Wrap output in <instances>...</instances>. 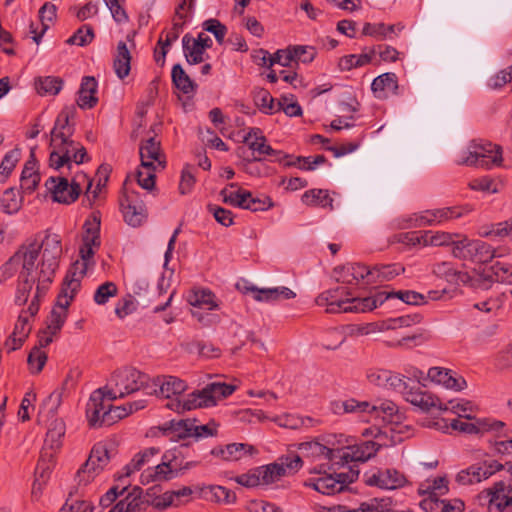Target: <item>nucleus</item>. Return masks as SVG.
<instances>
[{
	"instance_id": "nucleus-8",
	"label": "nucleus",
	"mask_w": 512,
	"mask_h": 512,
	"mask_svg": "<svg viewBox=\"0 0 512 512\" xmlns=\"http://www.w3.org/2000/svg\"><path fill=\"white\" fill-rule=\"evenodd\" d=\"M501 146L485 140H473L460 154L457 163L469 167L491 169L502 164Z\"/></svg>"
},
{
	"instance_id": "nucleus-16",
	"label": "nucleus",
	"mask_w": 512,
	"mask_h": 512,
	"mask_svg": "<svg viewBox=\"0 0 512 512\" xmlns=\"http://www.w3.org/2000/svg\"><path fill=\"white\" fill-rule=\"evenodd\" d=\"M43 297H37L33 294L31 302L27 309L21 311L15 324L11 340L13 341L12 349L19 348L28 337L32 325L31 319L38 313L40 301Z\"/></svg>"
},
{
	"instance_id": "nucleus-62",
	"label": "nucleus",
	"mask_w": 512,
	"mask_h": 512,
	"mask_svg": "<svg viewBox=\"0 0 512 512\" xmlns=\"http://www.w3.org/2000/svg\"><path fill=\"white\" fill-rule=\"evenodd\" d=\"M254 102L262 112L266 114L272 113L274 99L268 90L261 88L255 91Z\"/></svg>"
},
{
	"instance_id": "nucleus-23",
	"label": "nucleus",
	"mask_w": 512,
	"mask_h": 512,
	"mask_svg": "<svg viewBox=\"0 0 512 512\" xmlns=\"http://www.w3.org/2000/svg\"><path fill=\"white\" fill-rule=\"evenodd\" d=\"M177 478V472L175 468V459L169 453H165L162 458V462L153 468L146 469L141 474L142 484H148L150 482H161L169 481Z\"/></svg>"
},
{
	"instance_id": "nucleus-24",
	"label": "nucleus",
	"mask_w": 512,
	"mask_h": 512,
	"mask_svg": "<svg viewBox=\"0 0 512 512\" xmlns=\"http://www.w3.org/2000/svg\"><path fill=\"white\" fill-rule=\"evenodd\" d=\"M78 375L79 372L77 370H71L64 379L61 387L53 391L43 403L44 408L47 409L51 418L56 415L63 398L66 397L74 388Z\"/></svg>"
},
{
	"instance_id": "nucleus-14",
	"label": "nucleus",
	"mask_w": 512,
	"mask_h": 512,
	"mask_svg": "<svg viewBox=\"0 0 512 512\" xmlns=\"http://www.w3.org/2000/svg\"><path fill=\"white\" fill-rule=\"evenodd\" d=\"M243 143L252 151L253 160L261 161L265 156L274 157L273 161L283 163L289 155L283 154L281 151L274 150L268 143L266 137L259 128H251L244 136Z\"/></svg>"
},
{
	"instance_id": "nucleus-43",
	"label": "nucleus",
	"mask_w": 512,
	"mask_h": 512,
	"mask_svg": "<svg viewBox=\"0 0 512 512\" xmlns=\"http://www.w3.org/2000/svg\"><path fill=\"white\" fill-rule=\"evenodd\" d=\"M404 272V267L400 264L376 265L369 268L370 283L390 281Z\"/></svg>"
},
{
	"instance_id": "nucleus-17",
	"label": "nucleus",
	"mask_w": 512,
	"mask_h": 512,
	"mask_svg": "<svg viewBox=\"0 0 512 512\" xmlns=\"http://www.w3.org/2000/svg\"><path fill=\"white\" fill-rule=\"evenodd\" d=\"M351 293L345 286L326 290L317 296L318 306L326 307L327 313H347Z\"/></svg>"
},
{
	"instance_id": "nucleus-54",
	"label": "nucleus",
	"mask_w": 512,
	"mask_h": 512,
	"mask_svg": "<svg viewBox=\"0 0 512 512\" xmlns=\"http://www.w3.org/2000/svg\"><path fill=\"white\" fill-rule=\"evenodd\" d=\"M20 150L15 148L5 154L0 163V183H4L20 160Z\"/></svg>"
},
{
	"instance_id": "nucleus-28",
	"label": "nucleus",
	"mask_w": 512,
	"mask_h": 512,
	"mask_svg": "<svg viewBox=\"0 0 512 512\" xmlns=\"http://www.w3.org/2000/svg\"><path fill=\"white\" fill-rule=\"evenodd\" d=\"M404 399L422 412H429L432 408L439 410L441 400L433 394L422 391L419 387H410L404 392Z\"/></svg>"
},
{
	"instance_id": "nucleus-11",
	"label": "nucleus",
	"mask_w": 512,
	"mask_h": 512,
	"mask_svg": "<svg viewBox=\"0 0 512 512\" xmlns=\"http://www.w3.org/2000/svg\"><path fill=\"white\" fill-rule=\"evenodd\" d=\"M111 459L110 450L104 443H97L93 446L86 462L80 467L76 474L79 485H87L98 475Z\"/></svg>"
},
{
	"instance_id": "nucleus-30",
	"label": "nucleus",
	"mask_w": 512,
	"mask_h": 512,
	"mask_svg": "<svg viewBox=\"0 0 512 512\" xmlns=\"http://www.w3.org/2000/svg\"><path fill=\"white\" fill-rule=\"evenodd\" d=\"M97 88L98 84L94 77L85 76L82 79L77 100V104L80 108L91 109L97 104Z\"/></svg>"
},
{
	"instance_id": "nucleus-41",
	"label": "nucleus",
	"mask_w": 512,
	"mask_h": 512,
	"mask_svg": "<svg viewBox=\"0 0 512 512\" xmlns=\"http://www.w3.org/2000/svg\"><path fill=\"white\" fill-rule=\"evenodd\" d=\"M376 54L375 48L365 49L359 55L350 54L340 58L338 67L341 71H349L353 68H358L369 64Z\"/></svg>"
},
{
	"instance_id": "nucleus-40",
	"label": "nucleus",
	"mask_w": 512,
	"mask_h": 512,
	"mask_svg": "<svg viewBox=\"0 0 512 512\" xmlns=\"http://www.w3.org/2000/svg\"><path fill=\"white\" fill-rule=\"evenodd\" d=\"M254 293V299L256 301L274 302L283 299H291L295 297V293L287 287H275V288H263L258 289L256 287L250 288Z\"/></svg>"
},
{
	"instance_id": "nucleus-20",
	"label": "nucleus",
	"mask_w": 512,
	"mask_h": 512,
	"mask_svg": "<svg viewBox=\"0 0 512 512\" xmlns=\"http://www.w3.org/2000/svg\"><path fill=\"white\" fill-rule=\"evenodd\" d=\"M298 450L305 458L312 461L326 460L324 464L340 466V449H330L317 440H311L298 444Z\"/></svg>"
},
{
	"instance_id": "nucleus-46",
	"label": "nucleus",
	"mask_w": 512,
	"mask_h": 512,
	"mask_svg": "<svg viewBox=\"0 0 512 512\" xmlns=\"http://www.w3.org/2000/svg\"><path fill=\"white\" fill-rule=\"evenodd\" d=\"M195 419L172 420L163 427L164 433H171L178 439L193 437V427Z\"/></svg>"
},
{
	"instance_id": "nucleus-44",
	"label": "nucleus",
	"mask_w": 512,
	"mask_h": 512,
	"mask_svg": "<svg viewBox=\"0 0 512 512\" xmlns=\"http://www.w3.org/2000/svg\"><path fill=\"white\" fill-rule=\"evenodd\" d=\"M302 201L308 206H319L322 208L333 209V199L328 190L311 189L306 191L302 196Z\"/></svg>"
},
{
	"instance_id": "nucleus-27",
	"label": "nucleus",
	"mask_w": 512,
	"mask_h": 512,
	"mask_svg": "<svg viewBox=\"0 0 512 512\" xmlns=\"http://www.w3.org/2000/svg\"><path fill=\"white\" fill-rule=\"evenodd\" d=\"M428 378L447 389L460 391L467 386L465 379L451 370L441 367H431L427 373Z\"/></svg>"
},
{
	"instance_id": "nucleus-49",
	"label": "nucleus",
	"mask_w": 512,
	"mask_h": 512,
	"mask_svg": "<svg viewBox=\"0 0 512 512\" xmlns=\"http://www.w3.org/2000/svg\"><path fill=\"white\" fill-rule=\"evenodd\" d=\"M496 257V252L491 245L481 240H474L472 245L471 261L486 263Z\"/></svg>"
},
{
	"instance_id": "nucleus-18",
	"label": "nucleus",
	"mask_w": 512,
	"mask_h": 512,
	"mask_svg": "<svg viewBox=\"0 0 512 512\" xmlns=\"http://www.w3.org/2000/svg\"><path fill=\"white\" fill-rule=\"evenodd\" d=\"M502 468V464L496 460L485 461L461 470L456 475V481L461 485L479 483L482 480L488 479Z\"/></svg>"
},
{
	"instance_id": "nucleus-56",
	"label": "nucleus",
	"mask_w": 512,
	"mask_h": 512,
	"mask_svg": "<svg viewBox=\"0 0 512 512\" xmlns=\"http://www.w3.org/2000/svg\"><path fill=\"white\" fill-rule=\"evenodd\" d=\"M156 170V166L142 167L140 165V168L136 172V180L138 185L147 191H152L155 188Z\"/></svg>"
},
{
	"instance_id": "nucleus-50",
	"label": "nucleus",
	"mask_w": 512,
	"mask_h": 512,
	"mask_svg": "<svg viewBox=\"0 0 512 512\" xmlns=\"http://www.w3.org/2000/svg\"><path fill=\"white\" fill-rule=\"evenodd\" d=\"M191 41L192 36L190 34H185L182 38L183 52L187 62L189 64H198L203 62L205 50L200 48V46H196V43Z\"/></svg>"
},
{
	"instance_id": "nucleus-51",
	"label": "nucleus",
	"mask_w": 512,
	"mask_h": 512,
	"mask_svg": "<svg viewBox=\"0 0 512 512\" xmlns=\"http://www.w3.org/2000/svg\"><path fill=\"white\" fill-rule=\"evenodd\" d=\"M448 491V480L446 477H437L427 479L419 487L420 494H428V496L444 495Z\"/></svg>"
},
{
	"instance_id": "nucleus-59",
	"label": "nucleus",
	"mask_w": 512,
	"mask_h": 512,
	"mask_svg": "<svg viewBox=\"0 0 512 512\" xmlns=\"http://www.w3.org/2000/svg\"><path fill=\"white\" fill-rule=\"evenodd\" d=\"M460 239L454 240L452 247V254L454 257L461 260L471 261L472 245L474 240L467 237H459Z\"/></svg>"
},
{
	"instance_id": "nucleus-57",
	"label": "nucleus",
	"mask_w": 512,
	"mask_h": 512,
	"mask_svg": "<svg viewBox=\"0 0 512 512\" xmlns=\"http://www.w3.org/2000/svg\"><path fill=\"white\" fill-rule=\"evenodd\" d=\"M205 493L206 495L209 494V499L215 502L232 504L236 501L235 492L223 486H209Z\"/></svg>"
},
{
	"instance_id": "nucleus-31",
	"label": "nucleus",
	"mask_w": 512,
	"mask_h": 512,
	"mask_svg": "<svg viewBox=\"0 0 512 512\" xmlns=\"http://www.w3.org/2000/svg\"><path fill=\"white\" fill-rule=\"evenodd\" d=\"M255 448L244 443H231L224 447H215L211 454L226 461H237L248 454H253Z\"/></svg>"
},
{
	"instance_id": "nucleus-48",
	"label": "nucleus",
	"mask_w": 512,
	"mask_h": 512,
	"mask_svg": "<svg viewBox=\"0 0 512 512\" xmlns=\"http://www.w3.org/2000/svg\"><path fill=\"white\" fill-rule=\"evenodd\" d=\"M37 92L40 95H56L63 86V80L55 76L39 77L35 81Z\"/></svg>"
},
{
	"instance_id": "nucleus-25",
	"label": "nucleus",
	"mask_w": 512,
	"mask_h": 512,
	"mask_svg": "<svg viewBox=\"0 0 512 512\" xmlns=\"http://www.w3.org/2000/svg\"><path fill=\"white\" fill-rule=\"evenodd\" d=\"M334 277L337 282L343 284H357L362 279L370 283L369 268L359 263H347L334 268Z\"/></svg>"
},
{
	"instance_id": "nucleus-22",
	"label": "nucleus",
	"mask_w": 512,
	"mask_h": 512,
	"mask_svg": "<svg viewBox=\"0 0 512 512\" xmlns=\"http://www.w3.org/2000/svg\"><path fill=\"white\" fill-rule=\"evenodd\" d=\"M140 159L142 167L165 168L166 162L161 151V142L156 136H148L142 140L140 148Z\"/></svg>"
},
{
	"instance_id": "nucleus-32",
	"label": "nucleus",
	"mask_w": 512,
	"mask_h": 512,
	"mask_svg": "<svg viewBox=\"0 0 512 512\" xmlns=\"http://www.w3.org/2000/svg\"><path fill=\"white\" fill-rule=\"evenodd\" d=\"M159 453L160 449L156 447H149L144 449L143 451H140L132 458V460L128 464H126L123 467L122 472L118 477V480H124L134 472L141 470V468L145 464L149 463L151 459Z\"/></svg>"
},
{
	"instance_id": "nucleus-45",
	"label": "nucleus",
	"mask_w": 512,
	"mask_h": 512,
	"mask_svg": "<svg viewBox=\"0 0 512 512\" xmlns=\"http://www.w3.org/2000/svg\"><path fill=\"white\" fill-rule=\"evenodd\" d=\"M188 302L193 309L214 310L217 304L214 301V295L209 290H195L188 296Z\"/></svg>"
},
{
	"instance_id": "nucleus-3",
	"label": "nucleus",
	"mask_w": 512,
	"mask_h": 512,
	"mask_svg": "<svg viewBox=\"0 0 512 512\" xmlns=\"http://www.w3.org/2000/svg\"><path fill=\"white\" fill-rule=\"evenodd\" d=\"M186 390L187 384L185 381L175 376H162L153 380V389L149 393L167 399V408L182 413L197 408L215 406L218 401L230 396L236 390V386L222 382H212L200 390L182 396Z\"/></svg>"
},
{
	"instance_id": "nucleus-7",
	"label": "nucleus",
	"mask_w": 512,
	"mask_h": 512,
	"mask_svg": "<svg viewBox=\"0 0 512 512\" xmlns=\"http://www.w3.org/2000/svg\"><path fill=\"white\" fill-rule=\"evenodd\" d=\"M335 413H351L357 415L365 422H370L373 419L382 418L383 421L393 422L394 417L397 416V405L389 400L381 402L379 405H372L367 401H358L356 399H347L344 401L335 402L333 404Z\"/></svg>"
},
{
	"instance_id": "nucleus-15",
	"label": "nucleus",
	"mask_w": 512,
	"mask_h": 512,
	"mask_svg": "<svg viewBox=\"0 0 512 512\" xmlns=\"http://www.w3.org/2000/svg\"><path fill=\"white\" fill-rule=\"evenodd\" d=\"M395 441L375 442L372 440L363 441L345 449H340V466L349 462H366L374 457L382 446L394 444Z\"/></svg>"
},
{
	"instance_id": "nucleus-29",
	"label": "nucleus",
	"mask_w": 512,
	"mask_h": 512,
	"mask_svg": "<svg viewBox=\"0 0 512 512\" xmlns=\"http://www.w3.org/2000/svg\"><path fill=\"white\" fill-rule=\"evenodd\" d=\"M425 512H463L464 502L459 499L441 500L438 496H428L420 502Z\"/></svg>"
},
{
	"instance_id": "nucleus-36",
	"label": "nucleus",
	"mask_w": 512,
	"mask_h": 512,
	"mask_svg": "<svg viewBox=\"0 0 512 512\" xmlns=\"http://www.w3.org/2000/svg\"><path fill=\"white\" fill-rule=\"evenodd\" d=\"M145 407L143 401L128 403L122 406H113L111 404L110 410H106L102 414V423L104 426H110L117 422L118 420L128 416L133 411H137Z\"/></svg>"
},
{
	"instance_id": "nucleus-60",
	"label": "nucleus",
	"mask_w": 512,
	"mask_h": 512,
	"mask_svg": "<svg viewBox=\"0 0 512 512\" xmlns=\"http://www.w3.org/2000/svg\"><path fill=\"white\" fill-rule=\"evenodd\" d=\"M118 293V288L114 282L107 281L101 284L94 293V301L98 305L106 304L110 298L115 297Z\"/></svg>"
},
{
	"instance_id": "nucleus-6",
	"label": "nucleus",
	"mask_w": 512,
	"mask_h": 512,
	"mask_svg": "<svg viewBox=\"0 0 512 512\" xmlns=\"http://www.w3.org/2000/svg\"><path fill=\"white\" fill-rule=\"evenodd\" d=\"M336 467L324 463L313 467L309 470L312 476L304 481V486L328 496L342 492L347 484L358 477L359 472L351 469L349 473H335Z\"/></svg>"
},
{
	"instance_id": "nucleus-55",
	"label": "nucleus",
	"mask_w": 512,
	"mask_h": 512,
	"mask_svg": "<svg viewBox=\"0 0 512 512\" xmlns=\"http://www.w3.org/2000/svg\"><path fill=\"white\" fill-rule=\"evenodd\" d=\"M259 472L261 477L262 485H270L277 481H279L282 477H284L283 468L278 466L275 462L260 466Z\"/></svg>"
},
{
	"instance_id": "nucleus-10",
	"label": "nucleus",
	"mask_w": 512,
	"mask_h": 512,
	"mask_svg": "<svg viewBox=\"0 0 512 512\" xmlns=\"http://www.w3.org/2000/svg\"><path fill=\"white\" fill-rule=\"evenodd\" d=\"M472 211L469 205L451 206L414 213L408 219L407 227L436 226L458 219Z\"/></svg>"
},
{
	"instance_id": "nucleus-33",
	"label": "nucleus",
	"mask_w": 512,
	"mask_h": 512,
	"mask_svg": "<svg viewBox=\"0 0 512 512\" xmlns=\"http://www.w3.org/2000/svg\"><path fill=\"white\" fill-rule=\"evenodd\" d=\"M455 237H460V235L443 231H426L421 236L412 234L410 241H413L414 243L417 242L418 244H422L424 246H446L450 244L453 245Z\"/></svg>"
},
{
	"instance_id": "nucleus-12",
	"label": "nucleus",
	"mask_w": 512,
	"mask_h": 512,
	"mask_svg": "<svg viewBox=\"0 0 512 512\" xmlns=\"http://www.w3.org/2000/svg\"><path fill=\"white\" fill-rule=\"evenodd\" d=\"M125 222L132 227H139L146 220L147 211L139 192L125 186L124 197L120 200Z\"/></svg>"
},
{
	"instance_id": "nucleus-2",
	"label": "nucleus",
	"mask_w": 512,
	"mask_h": 512,
	"mask_svg": "<svg viewBox=\"0 0 512 512\" xmlns=\"http://www.w3.org/2000/svg\"><path fill=\"white\" fill-rule=\"evenodd\" d=\"M82 245L79 249L80 260L75 261L69 269L56 305L47 318V329L50 334H57L64 325L69 307L76 292L80 288L82 277L94 266L95 249L100 247V220L97 217L87 219L83 226Z\"/></svg>"
},
{
	"instance_id": "nucleus-13",
	"label": "nucleus",
	"mask_w": 512,
	"mask_h": 512,
	"mask_svg": "<svg viewBox=\"0 0 512 512\" xmlns=\"http://www.w3.org/2000/svg\"><path fill=\"white\" fill-rule=\"evenodd\" d=\"M363 477L366 485L383 490H396L407 484L406 476L394 468L370 470Z\"/></svg>"
},
{
	"instance_id": "nucleus-64",
	"label": "nucleus",
	"mask_w": 512,
	"mask_h": 512,
	"mask_svg": "<svg viewBox=\"0 0 512 512\" xmlns=\"http://www.w3.org/2000/svg\"><path fill=\"white\" fill-rule=\"evenodd\" d=\"M386 508L383 505V500L372 499L368 502L361 503L357 508H348L346 506L340 507V512H385Z\"/></svg>"
},
{
	"instance_id": "nucleus-26",
	"label": "nucleus",
	"mask_w": 512,
	"mask_h": 512,
	"mask_svg": "<svg viewBox=\"0 0 512 512\" xmlns=\"http://www.w3.org/2000/svg\"><path fill=\"white\" fill-rule=\"evenodd\" d=\"M512 488L506 486L503 481H499L487 490L489 497V510L491 512H503L512 508V496H509Z\"/></svg>"
},
{
	"instance_id": "nucleus-53",
	"label": "nucleus",
	"mask_w": 512,
	"mask_h": 512,
	"mask_svg": "<svg viewBox=\"0 0 512 512\" xmlns=\"http://www.w3.org/2000/svg\"><path fill=\"white\" fill-rule=\"evenodd\" d=\"M54 467V453L42 451L40 459L35 469V478H39L42 482H46Z\"/></svg>"
},
{
	"instance_id": "nucleus-42",
	"label": "nucleus",
	"mask_w": 512,
	"mask_h": 512,
	"mask_svg": "<svg viewBox=\"0 0 512 512\" xmlns=\"http://www.w3.org/2000/svg\"><path fill=\"white\" fill-rule=\"evenodd\" d=\"M403 26L397 25H385L384 23H365L363 26L362 34L365 36H371L378 40L390 39L392 34H397L402 31Z\"/></svg>"
},
{
	"instance_id": "nucleus-4",
	"label": "nucleus",
	"mask_w": 512,
	"mask_h": 512,
	"mask_svg": "<svg viewBox=\"0 0 512 512\" xmlns=\"http://www.w3.org/2000/svg\"><path fill=\"white\" fill-rule=\"evenodd\" d=\"M76 108L74 106L64 107L57 116L54 127L50 131V147L52 151L49 156V164L52 168L59 170L65 166L68 169L72 165L74 148L78 142L71 139L75 127L71 120L74 119Z\"/></svg>"
},
{
	"instance_id": "nucleus-38",
	"label": "nucleus",
	"mask_w": 512,
	"mask_h": 512,
	"mask_svg": "<svg viewBox=\"0 0 512 512\" xmlns=\"http://www.w3.org/2000/svg\"><path fill=\"white\" fill-rule=\"evenodd\" d=\"M432 272L437 277L454 284L465 283L468 280L466 273L457 271L453 263L447 261L434 264Z\"/></svg>"
},
{
	"instance_id": "nucleus-47",
	"label": "nucleus",
	"mask_w": 512,
	"mask_h": 512,
	"mask_svg": "<svg viewBox=\"0 0 512 512\" xmlns=\"http://www.w3.org/2000/svg\"><path fill=\"white\" fill-rule=\"evenodd\" d=\"M173 84L184 94H190L195 91L196 85L186 74L180 64H175L171 72Z\"/></svg>"
},
{
	"instance_id": "nucleus-58",
	"label": "nucleus",
	"mask_w": 512,
	"mask_h": 512,
	"mask_svg": "<svg viewBox=\"0 0 512 512\" xmlns=\"http://www.w3.org/2000/svg\"><path fill=\"white\" fill-rule=\"evenodd\" d=\"M491 277L497 282L512 285V264L505 262H495L491 268Z\"/></svg>"
},
{
	"instance_id": "nucleus-21",
	"label": "nucleus",
	"mask_w": 512,
	"mask_h": 512,
	"mask_svg": "<svg viewBox=\"0 0 512 512\" xmlns=\"http://www.w3.org/2000/svg\"><path fill=\"white\" fill-rule=\"evenodd\" d=\"M112 401L108 399V385L92 392L86 406V414L90 426H104L102 414L106 410H110Z\"/></svg>"
},
{
	"instance_id": "nucleus-19",
	"label": "nucleus",
	"mask_w": 512,
	"mask_h": 512,
	"mask_svg": "<svg viewBox=\"0 0 512 512\" xmlns=\"http://www.w3.org/2000/svg\"><path fill=\"white\" fill-rule=\"evenodd\" d=\"M46 188L51 192L54 201L64 204L74 202L81 192L79 184L72 182L69 184L65 177H50L46 180Z\"/></svg>"
},
{
	"instance_id": "nucleus-39",
	"label": "nucleus",
	"mask_w": 512,
	"mask_h": 512,
	"mask_svg": "<svg viewBox=\"0 0 512 512\" xmlns=\"http://www.w3.org/2000/svg\"><path fill=\"white\" fill-rule=\"evenodd\" d=\"M439 410L440 411H451L458 415V419H474L473 413L476 410V406L468 400L460 399V400H450L446 403L442 401L439 402Z\"/></svg>"
},
{
	"instance_id": "nucleus-5",
	"label": "nucleus",
	"mask_w": 512,
	"mask_h": 512,
	"mask_svg": "<svg viewBox=\"0 0 512 512\" xmlns=\"http://www.w3.org/2000/svg\"><path fill=\"white\" fill-rule=\"evenodd\" d=\"M463 419H453L450 427L467 434H492L494 439L489 440L492 451L501 455H512V429L506 423L490 417L474 421Z\"/></svg>"
},
{
	"instance_id": "nucleus-63",
	"label": "nucleus",
	"mask_w": 512,
	"mask_h": 512,
	"mask_svg": "<svg viewBox=\"0 0 512 512\" xmlns=\"http://www.w3.org/2000/svg\"><path fill=\"white\" fill-rule=\"evenodd\" d=\"M142 501L139 497L128 495L119 501L109 512H139Z\"/></svg>"
},
{
	"instance_id": "nucleus-34",
	"label": "nucleus",
	"mask_w": 512,
	"mask_h": 512,
	"mask_svg": "<svg viewBox=\"0 0 512 512\" xmlns=\"http://www.w3.org/2000/svg\"><path fill=\"white\" fill-rule=\"evenodd\" d=\"M65 435V423L62 419L55 418L48 424V430L44 441L43 451L53 452L62 445V438Z\"/></svg>"
},
{
	"instance_id": "nucleus-1",
	"label": "nucleus",
	"mask_w": 512,
	"mask_h": 512,
	"mask_svg": "<svg viewBox=\"0 0 512 512\" xmlns=\"http://www.w3.org/2000/svg\"><path fill=\"white\" fill-rule=\"evenodd\" d=\"M62 255L61 237L46 232L41 242L33 241L22 245L2 266L1 277L10 278L18 271L14 302L22 306L36 284L34 295L44 297L53 282Z\"/></svg>"
},
{
	"instance_id": "nucleus-9",
	"label": "nucleus",
	"mask_w": 512,
	"mask_h": 512,
	"mask_svg": "<svg viewBox=\"0 0 512 512\" xmlns=\"http://www.w3.org/2000/svg\"><path fill=\"white\" fill-rule=\"evenodd\" d=\"M148 375L135 368H124L113 373L108 386V399L115 400L145 387Z\"/></svg>"
},
{
	"instance_id": "nucleus-37",
	"label": "nucleus",
	"mask_w": 512,
	"mask_h": 512,
	"mask_svg": "<svg viewBox=\"0 0 512 512\" xmlns=\"http://www.w3.org/2000/svg\"><path fill=\"white\" fill-rule=\"evenodd\" d=\"M131 54L124 41L117 44L116 53L113 61L114 71L119 79L127 77L131 70Z\"/></svg>"
},
{
	"instance_id": "nucleus-35",
	"label": "nucleus",
	"mask_w": 512,
	"mask_h": 512,
	"mask_svg": "<svg viewBox=\"0 0 512 512\" xmlns=\"http://www.w3.org/2000/svg\"><path fill=\"white\" fill-rule=\"evenodd\" d=\"M375 97L384 99L389 93H396L398 89L397 76L394 73H384L377 76L371 84Z\"/></svg>"
},
{
	"instance_id": "nucleus-52",
	"label": "nucleus",
	"mask_w": 512,
	"mask_h": 512,
	"mask_svg": "<svg viewBox=\"0 0 512 512\" xmlns=\"http://www.w3.org/2000/svg\"><path fill=\"white\" fill-rule=\"evenodd\" d=\"M275 463L283 468L284 476L295 474L303 466L302 458L294 452L280 456Z\"/></svg>"
},
{
	"instance_id": "nucleus-61",
	"label": "nucleus",
	"mask_w": 512,
	"mask_h": 512,
	"mask_svg": "<svg viewBox=\"0 0 512 512\" xmlns=\"http://www.w3.org/2000/svg\"><path fill=\"white\" fill-rule=\"evenodd\" d=\"M0 205L3 212L7 214L16 213L20 209L21 201L18 199L13 188L7 189L4 192L0 200Z\"/></svg>"
}]
</instances>
